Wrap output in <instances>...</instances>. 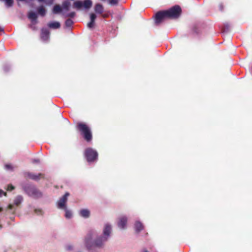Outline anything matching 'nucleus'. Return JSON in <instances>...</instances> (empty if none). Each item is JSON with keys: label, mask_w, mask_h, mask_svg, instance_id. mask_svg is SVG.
I'll return each instance as SVG.
<instances>
[{"label": "nucleus", "mask_w": 252, "mask_h": 252, "mask_svg": "<svg viewBox=\"0 0 252 252\" xmlns=\"http://www.w3.org/2000/svg\"><path fill=\"white\" fill-rule=\"evenodd\" d=\"M45 3L47 5H51L53 3V0H45Z\"/></svg>", "instance_id": "c85d7f7f"}, {"label": "nucleus", "mask_w": 252, "mask_h": 252, "mask_svg": "<svg viewBox=\"0 0 252 252\" xmlns=\"http://www.w3.org/2000/svg\"><path fill=\"white\" fill-rule=\"evenodd\" d=\"M65 212V217L67 218V219H70L72 217V213L70 211V210H68L67 208L63 209Z\"/></svg>", "instance_id": "5701e85b"}, {"label": "nucleus", "mask_w": 252, "mask_h": 252, "mask_svg": "<svg viewBox=\"0 0 252 252\" xmlns=\"http://www.w3.org/2000/svg\"><path fill=\"white\" fill-rule=\"evenodd\" d=\"M14 189V187L12 185H9L7 186V190L11 191V190H12Z\"/></svg>", "instance_id": "7c9ffc66"}, {"label": "nucleus", "mask_w": 252, "mask_h": 252, "mask_svg": "<svg viewBox=\"0 0 252 252\" xmlns=\"http://www.w3.org/2000/svg\"><path fill=\"white\" fill-rule=\"evenodd\" d=\"M92 5V2L91 0H85L83 2V7L85 8H89Z\"/></svg>", "instance_id": "aec40b11"}, {"label": "nucleus", "mask_w": 252, "mask_h": 252, "mask_svg": "<svg viewBox=\"0 0 252 252\" xmlns=\"http://www.w3.org/2000/svg\"><path fill=\"white\" fill-rule=\"evenodd\" d=\"M112 227L109 223L104 225L103 234L95 238L94 233H89L85 239V245L88 251L95 248H101L110 236Z\"/></svg>", "instance_id": "f257e3e1"}, {"label": "nucleus", "mask_w": 252, "mask_h": 252, "mask_svg": "<svg viewBox=\"0 0 252 252\" xmlns=\"http://www.w3.org/2000/svg\"><path fill=\"white\" fill-rule=\"evenodd\" d=\"M134 228L136 233H139L142 229V224L140 221H136L134 224Z\"/></svg>", "instance_id": "f3484780"}, {"label": "nucleus", "mask_w": 252, "mask_h": 252, "mask_svg": "<svg viewBox=\"0 0 252 252\" xmlns=\"http://www.w3.org/2000/svg\"><path fill=\"white\" fill-rule=\"evenodd\" d=\"M78 129L81 132V134L87 141L92 140V135L90 128L85 124L79 123L77 125Z\"/></svg>", "instance_id": "f03ea898"}, {"label": "nucleus", "mask_w": 252, "mask_h": 252, "mask_svg": "<svg viewBox=\"0 0 252 252\" xmlns=\"http://www.w3.org/2000/svg\"><path fill=\"white\" fill-rule=\"evenodd\" d=\"M70 3L69 1H65L63 3V4H62L63 8L64 9L67 11L69 10V7L70 6Z\"/></svg>", "instance_id": "4be33fe9"}, {"label": "nucleus", "mask_w": 252, "mask_h": 252, "mask_svg": "<svg viewBox=\"0 0 252 252\" xmlns=\"http://www.w3.org/2000/svg\"><path fill=\"white\" fill-rule=\"evenodd\" d=\"M23 198L21 195H18L14 200V205L18 206L23 201ZM8 208L9 209H13V205L9 204L8 205Z\"/></svg>", "instance_id": "1a4fd4ad"}, {"label": "nucleus", "mask_w": 252, "mask_h": 252, "mask_svg": "<svg viewBox=\"0 0 252 252\" xmlns=\"http://www.w3.org/2000/svg\"><path fill=\"white\" fill-rule=\"evenodd\" d=\"M49 31L46 28H43L41 30V38L44 41H47L49 38Z\"/></svg>", "instance_id": "9d476101"}, {"label": "nucleus", "mask_w": 252, "mask_h": 252, "mask_svg": "<svg viewBox=\"0 0 252 252\" xmlns=\"http://www.w3.org/2000/svg\"><path fill=\"white\" fill-rule=\"evenodd\" d=\"M108 2L110 4L114 5L118 3V0H108Z\"/></svg>", "instance_id": "bb28decb"}, {"label": "nucleus", "mask_w": 252, "mask_h": 252, "mask_svg": "<svg viewBox=\"0 0 252 252\" xmlns=\"http://www.w3.org/2000/svg\"><path fill=\"white\" fill-rule=\"evenodd\" d=\"M83 7V2L81 1H76L73 3V7L80 9Z\"/></svg>", "instance_id": "412c9836"}, {"label": "nucleus", "mask_w": 252, "mask_h": 252, "mask_svg": "<svg viewBox=\"0 0 252 252\" xmlns=\"http://www.w3.org/2000/svg\"><path fill=\"white\" fill-rule=\"evenodd\" d=\"M85 156L88 162L95 160L97 158V153L96 151L92 148H88L85 151Z\"/></svg>", "instance_id": "39448f33"}, {"label": "nucleus", "mask_w": 252, "mask_h": 252, "mask_svg": "<svg viewBox=\"0 0 252 252\" xmlns=\"http://www.w3.org/2000/svg\"><path fill=\"white\" fill-rule=\"evenodd\" d=\"M62 11V8L61 6L58 4L55 5L53 9V12L54 14H59L61 13Z\"/></svg>", "instance_id": "6ab92c4d"}, {"label": "nucleus", "mask_w": 252, "mask_h": 252, "mask_svg": "<svg viewBox=\"0 0 252 252\" xmlns=\"http://www.w3.org/2000/svg\"><path fill=\"white\" fill-rule=\"evenodd\" d=\"M3 31V29L2 27L0 26V32H2Z\"/></svg>", "instance_id": "4c0bfd02"}, {"label": "nucleus", "mask_w": 252, "mask_h": 252, "mask_svg": "<svg viewBox=\"0 0 252 252\" xmlns=\"http://www.w3.org/2000/svg\"><path fill=\"white\" fill-rule=\"evenodd\" d=\"M25 192L30 196L37 198L42 196V193L36 188L33 186L23 187Z\"/></svg>", "instance_id": "20e7f679"}, {"label": "nucleus", "mask_w": 252, "mask_h": 252, "mask_svg": "<svg viewBox=\"0 0 252 252\" xmlns=\"http://www.w3.org/2000/svg\"><path fill=\"white\" fill-rule=\"evenodd\" d=\"M73 23V22L72 20L70 19H67L65 22V26L67 27H70L72 25Z\"/></svg>", "instance_id": "b1692460"}, {"label": "nucleus", "mask_w": 252, "mask_h": 252, "mask_svg": "<svg viewBox=\"0 0 252 252\" xmlns=\"http://www.w3.org/2000/svg\"><path fill=\"white\" fill-rule=\"evenodd\" d=\"M2 210V209L1 208H0V212H1Z\"/></svg>", "instance_id": "ea45409f"}, {"label": "nucleus", "mask_w": 252, "mask_h": 252, "mask_svg": "<svg viewBox=\"0 0 252 252\" xmlns=\"http://www.w3.org/2000/svg\"><path fill=\"white\" fill-rule=\"evenodd\" d=\"M79 214L80 216L83 218H89L90 215V212L88 209H82L80 211Z\"/></svg>", "instance_id": "4468645a"}, {"label": "nucleus", "mask_w": 252, "mask_h": 252, "mask_svg": "<svg viewBox=\"0 0 252 252\" xmlns=\"http://www.w3.org/2000/svg\"><path fill=\"white\" fill-rule=\"evenodd\" d=\"M2 195H6V193L3 192V191L1 189H0V197Z\"/></svg>", "instance_id": "72a5a7b5"}, {"label": "nucleus", "mask_w": 252, "mask_h": 252, "mask_svg": "<svg viewBox=\"0 0 252 252\" xmlns=\"http://www.w3.org/2000/svg\"><path fill=\"white\" fill-rule=\"evenodd\" d=\"M26 176L34 180L37 181L42 178L43 175L42 174H34L31 173H27Z\"/></svg>", "instance_id": "9b49d317"}, {"label": "nucleus", "mask_w": 252, "mask_h": 252, "mask_svg": "<svg viewBox=\"0 0 252 252\" xmlns=\"http://www.w3.org/2000/svg\"><path fill=\"white\" fill-rule=\"evenodd\" d=\"M165 11L168 18L176 19L180 16L182 9L179 5H176Z\"/></svg>", "instance_id": "7ed1b4c3"}, {"label": "nucleus", "mask_w": 252, "mask_h": 252, "mask_svg": "<svg viewBox=\"0 0 252 252\" xmlns=\"http://www.w3.org/2000/svg\"><path fill=\"white\" fill-rule=\"evenodd\" d=\"M48 26L51 29H57L61 27V24L58 22H52L48 23Z\"/></svg>", "instance_id": "2eb2a0df"}, {"label": "nucleus", "mask_w": 252, "mask_h": 252, "mask_svg": "<svg viewBox=\"0 0 252 252\" xmlns=\"http://www.w3.org/2000/svg\"><path fill=\"white\" fill-rule=\"evenodd\" d=\"M39 2H43L45 0H37Z\"/></svg>", "instance_id": "58836bf2"}, {"label": "nucleus", "mask_w": 252, "mask_h": 252, "mask_svg": "<svg viewBox=\"0 0 252 252\" xmlns=\"http://www.w3.org/2000/svg\"><path fill=\"white\" fill-rule=\"evenodd\" d=\"M96 18V16L94 13L90 14V22L88 24L87 26L89 28H93L94 26V21Z\"/></svg>", "instance_id": "f8f14e48"}, {"label": "nucleus", "mask_w": 252, "mask_h": 252, "mask_svg": "<svg viewBox=\"0 0 252 252\" xmlns=\"http://www.w3.org/2000/svg\"><path fill=\"white\" fill-rule=\"evenodd\" d=\"M127 218L126 216H122L119 218L118 221V227L121 229H125L126 227Z\"/></svg>", "instance_id": "6e6552de"}, {"label": "nucleus", "mask_w": 252, "mask_h": 252, "mask_svg": "<svg viewBox=\"0 0 252 252\" xmlns=\"http://www.w3.org/2000/svg\"><path fill=\"white\" fill-rule=\"evenodd\" d=\"M168 18L165 10L158 12L155 16V22L157 25H159L165 19Z\"/></svg>", "instance_id": "423d86ee"}, {"label": "nucleus", "mask_w": 252, "mask_h": 252, "mask_svg": "<svg viewBox=\"0 0 252 252\" xmlns=\"http://www.w3.org/2000/svg\"><path fill=\"white\" fill-rule=\"evenodd\" d=\"M10 68V66L8 64H5L4 66H3V70L5 72H7L9 70V69Z\"/></svg>", "instance_id": "c756f323"}, {"label": "nucleus", "mask_w": 252, "mask_h": 252, "mask_svg": "<svg viewBox=\"0 0 252 252\" xmlns=\"http://www.w3.org/2000/svg\"><path fill=\"white\" fill-rule=\"evenodd\" d=\"M28 16V18L32 21V22L33 24H35L36 23V20L37 17L35 13L31 11L29 12Z\"/></svg>", "instance_id": "ddd939ff"}, {"label": "nucleus", "mask_w": 252, "mask_h": 252, "mask_svg": "<svg viewBox=\"0 0 252 252\" xmlns=\"http://www.w3.org/2000/svg\"><path fill=\"white\" fill-rule=\"evenodd\" d=\"M35 212L36 213H37V214H41V212H42V211H41V210H35Z\"/></svg>", "instance_id": "c9c22d12"}, {"label": "nucleus", "mask_w": 252, "mask_h": 252, "mask_svg": "<svg viewBox=\"0 0 252 252\" xmlns=\"http://www.w3.org/2000/svg\"><path fill=\"white\" fill-rule=\"evenodd\" d=\"M148 252L147 251H144V252Z\"/></svg>", "instance_id": "a19ab883"}, {"label": "nucleus", "mask_w": 252, "mask_h": 252, "mask_svg": "<svg viewBox=\"0 0 252 252\" xmlns=\"http://www.w3.org/2000/svg\"><path fill=\"white\" fill-rule=\"evenodd\" d=\"M65 248L67 251H71L73 250V246L71 245H67Z\"/></svg>", "instance_id": "2f4dec72"}, {"label": "nucleus", "mask_w": 252, "mask_h": 252, "mask_svg": "<svg viewBox=\"0 0 252 252\" xmlns=\"http://www.w3.org/2000/svg\"><path fill=\"white\" fill-rule=\"evenodd\" d=\"M225 28H226V30H228V29H229V25H228V24H225V25H224V28H223V29H222V31L223 32H225Z\"/></svg>", "instance_id": "473e14b6"}, {"label": "nucleus", "mask_w": 252, "mask_h": 252, "mask_svg": "<svg viewBox=\"0 0 252 252\" xmlns=\"http://www.w3.org/2000/svg\"><path fill=\"white\" fill-rule=\"evenodd\" d=\"M39 162V159H34L33 161V162L34 163H38Z\"/></svg>", "instance_id": "e433bc0d"}, {"label": "nucleus", "mask_w": 252, "mask_h": 252, "mask_svg": "<svg viewBox=\"0 0 252 252\" xmlns=\"http://www.w3.org/2000/svg\"><path fill=\"white\" fill-rule=\"evenodd\" d=\"M38 13L42 16L46 14V10L43 6H40L37 9Z\"/></svg>", "instance_id": "a211bd4d"}, {"label": "nucleus", "mask_w": 252, "mask_h": 252, "mask_svg": "<svg viewBox=\"0 0 252 252\" xmlns=\"http://www.w3.org/2000/svg\"><path fill=\"white\" fill-rule=\"evenodd\" d=\"M69 194L68 192L65 193L57 202V207L59 209H64L66 208V202L67 200V197Z\"/></svg>", "instance_id": "0eeeda50"}, {"label": "nucleus", "mask_w": 252, "mask_h": 252, "mask_svg": "<svg viewBox=\"0 0 252 252\" xmlns=\"http://www.w3.org/2000/svg\"><path fill=\"white\" fill-rule=\"evenodd\" d=\"M94 10L97 13L102 14L103 12V7L101 4L97 3L95 5Z\"/></svg>", "instance_id": "dca6fc26"}, {"label": "nucleus", "mask_w": 252, "mask_h": 252, "mask_svg": "<svg viewBox=\"0 0 252 252\" xmlns=\"http://www.w3.org/2000/svg\"><path fill=\"white\" fill-rule=\"evenodd\" d=\"M219 8H220V10L221 11H222L223 10V6L222 4H220L219 5Z\"/></svg>", "instance_id": "f704fd0d"}, {"label": "nucleus", "mask_w": 252, "mask_h": 252, "mask_svg": "<svg viewBox=\"0 0 252 252\" xmlns=\"http://www.w3.org/2000/svg\"><path fill=\"white\" fill-rule=\"evenodd\" d=\"M14 167L11 164H7L5 165V168L7 170H12Z\"/></svg>", "instance_id": "393cba45"}, {"label": "nucleus", "mask_w": 252, "mask_h": 252, "mask_svg": "<svg viewBox=\"0 0 252 252\" xmlns=\"http://www.w3.org/2000/svg\"><path fill=\"white\" fill-rule=\"evenodd\" d=\"M63 15H64L65 17H70L73 18L75 15V13L74 12H72L69 13H68L66 15H64V13L63 14Z\"/></svg>", "instance_id": "a878e982"}, {"label": "nucleus", "mask_w": 252, "mask_h": 252, "mask_svg": "<svg viewBox=\"0 0 252 252\" xmlns=\"http://www.w3.org/2000/svg\"><path fill=\"white\" fill-rule=\"evenodd\" d=\"M192 32L193 33H198L199 32V30L197 27L196 26H194L192 29Z\"/></svg>", "instance_id": "cd10ccee"}]
</instances>
